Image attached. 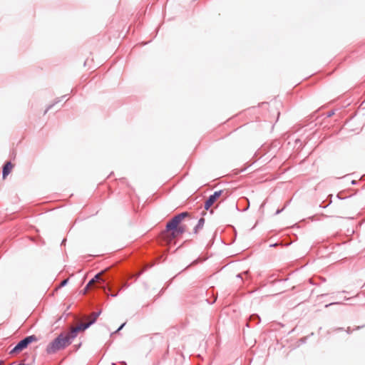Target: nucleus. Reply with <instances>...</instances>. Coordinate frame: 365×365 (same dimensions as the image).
<instances>
[{
	"label": "nucleus",
	"instance_id": "f257e3e1",
	"mask_svg": "<svg viewBox=\"0 0 365 365\" xmlns=\"http://www.w3.org/2000/svg\"><path fill=\"white\" fill-rule=\"evenodd\" d=\"M68 341V339L66 337V334L61 333L48 343L46 348V352L48 354H53L63 350L71 345Z\"/></svg>",
	"mask_w": 365,
	"mask_h": 365
},
{
	"label": "nucleus",
	"instance_id": "f03ea898",
	"mask_svg": "<svg viewBox=\"0 0 365 365\" xmlns=\"http://www.w3.org/2000/svg\"><path fill=\"white\" fill-rule=\"evenodd\" d=\"M38 341V338L34 335L26 336L21 339L17 344L9 351L10 355L19 353L26 349L31 343Z\"/></svg>",
	"mask_w": 365,
	"mask_h": 365
},
{
	"label": "nucleus",
	"instance_id": "7ed1b4c3",
	"mask_svg": "<svg viewBox=\"0 0 365 365\" xmlns=\"http://www.w3.org/2000/svg\"><path fill=\"white\" fill-rule=\"evenodd\" d=\"M230 193L229 191H226L225 193L224 190H220L215 191L212 194L210 195L204 203V208L205 210H208L213 203L219 199L221 196L223 197V200H225Z\"/></svg>",
	"mask_w": 365,
	"mask_h": 365
},
{
	"label": "nucleus",
	"instance_id": "20e7f679",
	"mask_svg": "<svg viewBox=\"0 0 365 365\" xmlns=\"http://www.w3.org/2000/svg\"><path fill=\"white\" fill-rule=\"evenodd\" d=\"M188 215L187 212H182L175 215L165 226V230L175 229V227L180 225L181 222Z\"/></svg>",
	"mask_w": 365,
	"mask_h": 365
},
{
	"label": "nucleus",
	"instance_id": "39448f33",
	"mask_svg": "<svg viewBox=\"0 0 365 365\" xmlns=\"http://www.w3.org/2000/svg\"><path fill=\"white\" fill-rule=\"evenodd\" d=\"M250 206V200L247 197H243L240 198L236 205V209L238 211L245 212L247 211Z\"/></svg>",
	"mask_w": 365,
	"mask_h": 365
},
{
	"label": "nucleus",
	"instance_id": "423d86ee",
	"mask_svg": "<svg viewBox=\"0 0 365 365\" xmlns=\"http://www.w3.org/2000/svg\"><path fill=\"white\" fill-rule=\"evenodd\" d=\"M14 165L10 161H6L2 166V178L4 180L11 173Z\"/></svg>",
	"mask_w": 365,
	"mask_h": 365
},
{
	"label": "nucleus",
	"instance_id": "0eeeda50",
	"mask_svg": "<svg viewBox=\"0 0 365 365\" xmlns=\"http://www.w3.org/2000/svg\"><path fill=\"white\" fill-rule=\"evenodd\" d=\"M167 231L171 232L173 236H178L185 233L186 231V228L185 225H180L175 227V229L168 230Z\"/></svg>",
	"mask_w": 365,
	"mask_h": 365
},
{
	"label": "nucleus",
	"instance_id": "6e6552de",
	"mask_svg": "<svg viewBox=\"0 0 365 365\" xmlns=\"http://www.w3.org/2000/svg\"><path fill=\"white\" fill-rule=\"evenodd\" d=\"M96 324L95 319H91L89 322L86 323H81L79 324L76 327L78 329L79 331H86L88 328H90L93 324Z\"/></svg>",
	"mask_w": 365,
	"mask_h": 365
},
{
	"label": "nucleus",
	"instance_id": "1a4fd4ad",
	"mask_svg": "<svg viewBox=\"0 0 365 365\" xmlns=\"http://www.w3.org/2000/svg\"><path fill=\"white\" fill-rule=\"evenodd\" d=\"M205 220L203 217H200L198 220L197 225L193 228L194 234H197L199 232V231L202 229V227L205 225Z\"/></svg>",
	"mask_w": 365,
	"mask_h": 365
},
{
	"label": "nucleus",
	"instance_id": "9d476101",
	"mask_svg": "<svg viewBox=\"0 0 365 365\" xmlns=\"http://www.w3.org/2000/svg\"><path fill=\"white\" fill-rule=\"evenodd\" d=\"M78 332V329L76 327H74L71 329L69 335H66V339H68L69 340L68 342L70 344H71L73 341L77 337Z\"/></svg>",
	"mask_w": 365,
	"mask_h": 365
},
{
	"label": "nucleus",
	"instance_id": "9b49d317",
	"mask_svg": "<svg viewBox=\"0 0 365 365\" xmlns=\"http://www.w3.org/2000/svg\"><path fill=\"white\" fill-rule=\"evenodd\" d=\"M261 322V318L257 314H253L250 317V322L247 323V327H250V323L252 322L255 324H259Z\"/></svg>",
	"mask_w": 365,
	"mask_h": 365
},
{
	"label": "nucleus",
	"instance_id": "f8f14e48",
	"mask_svg": "<svg viewBox=\"0 0 365 365\" xmlns=\"http://www.w3.org/2000/svg\"><path fill=\"white\" fill-rule=\"evenodd\" d=\"M332 197H333L332 194L329 195L327 196V199L324 201L322 202V203L319 205V207L325 209L328 206H329L332 202Z\"/></svg>",
	"mask_w": 365,
	"mask_h": 365
},
{
	"label": "nucleus",
	"instance_id": "ddd939ff",
	"mask_svg": "<svg viewBox=\"0 0 365 365\" xmlns=\"http://www.w3.org/2000/svg\"><path fill=\"white\" fill-rule=\"evenodd\" d=\"M365 327V324H363L361 326H356L353 329H351V327H347L345 331L348 334H350L352 333L353 331H357L362 328Z\"/></svg>",
	"mask_w": 365,
	"mask_h": 365
},
{
	"label": "nucleus",
	"instance_id": "4468645a",
	"mask_svg": "<svg viewBox=\"0 0 365 365\" xmlns=\"http://www.w3.org/2000/svg\"><path fill=\"white\" fill-rule=\"evenodd\" d=\"M101 274V272H98L97 274H96L90 280L89 282H88L87 284V287H89L92 283L98 281L99 279V276L100 274Z\"/></svg>",
	"mask_w": 365,
	"mask_h": 365
},
{
	"label": "nucleus",
	"instance_id": "2eb2a0df",
	"mask_svg": "<svg viewBox=\"0 0 365 365\" xmlns=\"http://www.w3.org/2000/svg\"><path fill=\"white\" fill-rule=\"evenodd\" d=\"M345 192H346V191H341V192H338L336 195V197L339 200H345V199L349 198L351 195H349V196L346 195Z\"/></svg>",
	"mask_w": 365,
	"mask_h": 365
},
{
	"label": "nucleus",
	"instance_id": "dca6fc26",
	"mask_svg": "<svg viewBox=\"0 0 365 365\" xmlns=\"http://www.w3.org/2000/svg\"><path fill=\"white\" fill-rule=\"evenodd\" d=\"M58 103H60V100L58 98H56L52 104L48 106V107L46 108V110L43 112V115H46L50 109H51L56 104H57Z\"/></svg>",
	"mask_w": 365,
	"mask_h": 365
},
{
	"label": "nucleus",
	"instance_id": "f3484780",
	"mask_svg": "<svg viewBox=\"0 0 365 365\" xmlns=\"http://www.w3.org/2000/svg\"><path fill=\"white\" fill-rule=\"evenodd\" d=\"M274 277L273 275H271V276L269 277V278H272V277ZM287 280H288V278H285V279H277V280H275V279H274V280H271L270 279H268L267 283H269V284H274L275 282H286V281H287Z\"/></svg>",
	"mask_w": 365,
	"mask_h": 365
},
{
	"label": "nucleus",
	"instance_id": "a211bd4d",
	"mask_svg": "<svg viewBox=\"0 0 365 365\" xmlns=\"http://www.w3.org/2000/svg\"><path fill=\"white\" fill-rule=\"evenodd\" d=\"M125 324H126L125 322H124V323L121 324L119 326V327H118V328L115 331H113V332H112V333L110 334V336H112L113 334H117V333H118V332H119L121 329H123V328L125 327Z\"/></svg>",
	"mask_w": 365,
	"mask_h": 365
},
{
	"label": "nucleus",
	"instance_id": "6ab92c4d",
	"mask_svg": "<svg viewBox=\"0 0 365 365\" xmlns=\"http://www.w3.org/2000/svg\"><path fill=\"white\" fill-rule=\"evenodd\" d=\"M68 281H69L68 279H65L63 281H61L59 287L61 288V287H63L66 286L68 284Z\"/></svg>",
	"mask_w": 365,
	"mask_h": 365
},
{
	"label": "nucleus",
	"instance_id": "aec40b11",
	"mask_svg": "<svg viewBox=\"0 0 365 365\" xmlns=\"http://www.w3.org/2000/svg\"><path fill=\"white\" fill-rule=\"evenodd\" d=\"M286 206H287V205H285L284 206V207H282V208H281V209L278 208V209L276 210V212H275L274 215H277L280 214L281 212H282L284 211V210L285 209Z\"/></svg>",
	"mask_w": 365,
	"mask_h": 365
},
{
	"label": "nucleus",
	"instance_id": "412c9836",
	"mask_svg": "<svg viewBox=\"0 0 365 365\" xmlns=\"http://www.w3.org/2000/svg\"><path fill=\"white\" fill-rule=\"evenodd\" d=\"M101 313H102V311H101V310H100V311L97 312L94 314V316H93V319H95V320H96V322H97V318H98V317L101 314Z\"/></svg>",
	"mask_w": 365,
	"mask_h": 365
},
{
	"label": "nucleus",
	"instance_id": "4be33fe9",
	"mask_svg": "<svg viewBox=\"0 0 365 365\" xmlns=\"http://www.w3.org/2000/svg\"><path fill=\"white\" fill-rule=\"evenodd\" d=\"M171 282H169L168 283L160 292L159 293V296H160L161 294H163V292H165V290L170 286Z\"/></svg>",
	"mask_w": 365,
	"mask_h": 365
},
{
	"label": "nucleus",
	"instance_id": "5701e85b",
	"mask_svg": "<svg viewBox=\"0 0 365 365\" xmlns=\"http://www.w3.org/2000/svg\"><path fill=\"white\" fill-rule=\"evenodd\" d=\"M335 113V110H331L330 111H329L327 113V118H330L331 116H333Z\"/></svg>",
	"mask_w": 365,
	"mask_h": 365
},
{
	"label": "nucleus",
	"instance_id": "b1692460",
	"mask_svg": "<svg viewBox=\"0 0 365 365\" xmlns=\"http://www.w3.org/2000/svg\"><path fill=\"white\" fill-rule=\"evenodd\" d=\"M343 303L342 302H331V303H329V304H327L325 305V307L327 308L331 305H334V304H342Z\"/></svg>",
	"mask_w": 365,
	"mask_h": 365
},
{
	"label": "nucleus",
	"instance_id": "393cba45",
	"mask_svg": "<svg viewBox=\"0 0 365 365\" xmlns=\"http://www.w3.org/2000/svg\"><path fill=\"white\" fill-rule=\"evenodd\" d=\"M216 300H217V297H215V298H214L213 299H212V300H210V299H206V301L207 302V303H208V304H214V303L216 302Z\"/></svg>",
	"mask_w": 365,
	"mask_h": 365
},
{
	"label": "nucleus",
	"instance_id": "a878e982",
	"mask_svg": "<svg viewBox=\"0 0 365 365\" xmlns=\"http://www.w3.org/2000/svg\"><path fill=\"white\" fill-rule=\"evenodd\" d=\"M358 183H359V181H358V180H352L351 181V184L352 185H357Z\"/></svg>",
	"mask_w": 365,
	"mask_h": 365
},
{
	"label": "nucleus",
	"instance_id": "bb28decb",
	"mask_svg": "<svg viewBox=\"0 0 365 365\" xmlns=\"http://www.w3.org/2000/svg\"><path fill=\"white\" fill-rule=\"evenodd\" d=\"M88 287H87V284H86V287H85L83 288V289L82 290V293H83V294H85V293L87 292V290H88Z\"/></svg>",
	"mask_w": 365,
	"mask_h": 365
},
{
	"label": "nucleus",
	"instance_id": "cd10ccee",
	"mask_svg": "<svg viewBox=\"0 0 365 365\" xmlns=\"http://www.w3.org/2000/svg\"><path fill=\"white\" fill-rule=\"evenodd\" d=\"M307 337H303V338H301L299 340L302 343H306L307 341Z\"/></svg>",
	"mask_w": 365,
	"mask_h": 365
},
{
	"label": "nucleus",
	"instance_id": "c85d7f7f",
	"mask_svg": "<svg viewBox=\"0 0 365 365\" xmlns=\"http://www.w3.org/2000/svg\"><path fill=\"white\" fill-rule=\"evenodd\" d=\"M344 329L343 327H337L334 329L336 331H343Z\"/></svg>",
	"mask_w": 365,
	"mask_h": 365
},
{
	"label": "nucleus",
	"instance_id": "c756f323",
	"mask_svg": "<svg viewBox=\"0 0 365 365\" xmlns=\"http://www.w3.org/2000/svg\"><path fill=\"white\" fill-rule=\"evenodd\" d=\"M244 274V273H238V274L236 275V277L240 278V279H242V274Z\"/></svg>",
	"mask_w": 365,
	"mask_h": 365
},
{
	"label": "nucleus",
	"instance_id": "7c9ffc66",
	"mask_svg": "<svg viewBox=\"0 0 365 365\" xmlns=\"http://www.w3.org/2000/svg\"><path fill=\"white\" fill-rule=\"evenodd\" d=\"M67 96V95H63L61 98H58L60 100V102L61 101H64V98Z\"/></svg>",
	"mask_w": 365,
	"mask_h": 365
},
{
	"label": "nucleus",
	"instance_id": "2f4dec72",
	"mask_svg": "<svg viewBox=\"0 0 365 365\" xmlns=\"http://www.w3.org/2000/svg\"><path fill=\"white\" fill-rule=\"evenodd\" d=\"M118 293H113V294H110V296L111 297H118Z\"/></svg>",
	"mask_w": 365,
	"mask_h": 365
},
{
	"label": "nucleus",
	"instance_id": "473e14b6",
	"mask_svg": "<svg viewBox=\"0 0 365 365\" xmlns=\"http://www.w3.org/2000/svg\"><path fill=\"white\" fill-rule=\"evenodd\" d=\"M11 157L13 158H15L16 157V153L14 151H13L11 153Z\"/></svg>",
	"mask_w": 365,
	"mask_h": 365
},
{
	"label": "nucleus",
	"instance_id": "72a5a7b5",
	"mask_svg": "<svg viewBox=\"0 0 365 365\" xmlns=\"http://www.w3.org/2000/svg\"><path fill=\"white\" fill-rule=\"evenodd\" d=\"M277 242H276V243L271 244V245H269V247H277Z\"/></svg>",
	"mask_w": 365,
	"mask_h": 365
},
{
	"label": "nucleus",
	"instance_id": "f704fd0d",
	"mask_svg": "<svg viewBox=\"0 0 365 365\" xmlns=\"http://www.w3.org/2000/svg\"><path fill=\"white\" fill-rule=\"evenodd\" d=\"M299 142H300V140H299V139H297V140H295L296 144H297Z\"/></svg>",
	"mask_w": 365,
	"mask_h": 365
},
{
	"label": "nucleus",
	"instance_id": "c9c22d12",
	"mask_svg": "<svg viewBox=\"0 0 365 365\" xmlns=\"http://www.w3.org/2000/svg\"><path fill=\"white\" fill-rule=\"evenodd\" d=\"M65 241H66V240H65V239H63V240H62V242H61V245H63L65 243Z\"/></svg>",
	"mask_w": 365,
	"mask_h": 365
},
{
	"label": "nucleus",
	"instance_id": "e433bc0d",
	"mask_svg": "<svg viewBox=\"0 0 365 365\" xmlns=\"http://www.w3.org/2000/svg\"><path fill=\"white\" fill-rule=\"evenodd\" d=\"M4 364V361L0 359V365H2Z\"/></svg>",
	"mask_w": 365,
	"mask_h": 365
},
{
	"label": "nucleus",
	"instance_id": "4c0bfd02",
	"mask_svg": "<svg viewBox=\"0 0 365 365\" xmlns=\"http://www.w3.org/2000/svg\"><path fill=\"white\" fill-rule=\"evenodd\" d=\"M121 181H125V178H122L120 179Z\"/></svg>",
	"mask_w": 365,
	"mask_h": 365
},
{
	"label": "nucleus",
	"instance_id": "58836bf2",
	"mask_svg": "<svg viewBox=\"0 0 365 365\" xmlns=\"http://www.w3.org/2000/svg\"><path fill=\"white\" fill-rule=\"evenodd\" d=\"M81 346V343H79L78 344H77L78 348L80 347Z\"/></svg>",
	"mask_w": 365,
	"mask_h": 365
},
{
	"label": "nucleus",
	"instance_id": "ea45409f",
	"mask_svg": "<svg viewBox=\"0 0 365 365\" xmlns=\"http://www.w3.org/2000/svg\"><path fill=\"white\" fill-rule=\"evenodd\" d=\"M122 364H124V365H126V363H125V361H122Z\"/></svg>",
	"mask_w": 365,
	"mask_h": 365
},
{
	"label": "nucleus",
	"instance_id": "a19ab883",
	"mask_svg": "<svg viewBox=\"0 0 365 365\" xmlns=\"http://www.w3.org/2000/svg\"><path fill=\"white\" fill-rule=\"evenodd\" d=\"M235 237H237V231L235 230Z\"/></svg>",
	"mask_w": 365,
	"mask_h": 365
},
{
	"label": "nucleus",
	"instance_id": "79ce46f5",
	"mask_svg": "<svg viewBox=\"0 0 365 365\" xmlns=\"http://www.w3.org/2000/svg\"><path fill=\"white\" fill-rule=\"evenodd\" d=\"M365 287V283L364 284V285L362 286V287Z\"/></svg>",
	"mask_w": 365,
	"mask_h": 365
}]
</instances>
